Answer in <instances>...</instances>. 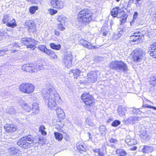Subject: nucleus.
Listing matches in <instances>:
<instances>
[{"label":"nucleus","mask_w":156,"mask_h":156,"mask_svg":"<svg viewBox=\"0 0 156 156\" xmlns=\"http://www.w3.org/2000/svg\"><path fill=\"white\" fill-rule=\"evenodd\" d=\"M42 94L44 99L48 100V105L49 108L51 110H55L57 106L55 100L60 97L53 87L51 85L48 86L47 89L43 90Z\"/></svg>","instance_id":"f257e3e1"},{"label":"nucleus","mask_w":156,"mask_h":156,"mask_svg":"<svg viewBox=\"0 0 156 156\" xmlns=\"http://www.w3.org/2000/svg\"><path fill=\"white\" fill-rule=\"evenodd\" d=\"M93 13L89 9H84L79 12L77 16L78 22L81 24L86 25L92 19Z\"/></svg>","instance_id":"f03ea898"},{"label":"nucleus","mask_w":156,"mask_h":156,"mask_svg":"<svg viewBox=\"0 0 156 156\" xmlns=\"http://www.w3.org/2000/svg\"><path fill=\"white\" fill-rule=\"evenodd\" d=\"M34 137L29 135L21 138L18 141V146L24 149H28L30 147V144L33 143Z\"/></svg>","instance_id":"7ed1b4c3"},{"label":"nucleus","mask_w":156,"mask_h":156,"mask_svg":"<svg viewBox=\"0 0 156 156\" xmlns=\"http://www.w3.org/2000/svg\"><path fill=\"white\" fill-rule=\"evenodd\" d=\"M111 15L113 17H117V18H122L120 20L121 24L126 21L127 15L119 7H116L113 8L111 12Z\"/></svg>","instance_id":"20e7f679"},{"label":"nucleus","mask_w":156,"mask_h":156,"mask_svg":"<svg viewBox=\"0 0 156 156\" xmlns=\"http://www.w3.org/2000/svg\"><path fill=\"white\" fill-rule=\"evenodd\" d=\"M109 67L118 72H125L128 70L126 65L120 61L112 62L110 64Z\"/></svg>","instance_id":"39448f33"},{"label":"nucleus","mask_w":156,"mask_h":156,"mask_svg":"<svg viewBox=\"0 0 156 156\" xmlns=\"http://www.w3.org/2000/svg\"><path fill=\"white\" fill-rule=\"evenodd\" d=\"M34 86L29 83H23L19 87L20 91L25 94H29L32 93L34 89Z\"/></svg>","instance_id":"423d86ee"},{"label":"nucleus","mask_w":156,"mask_h":156,"mask_svg":"<svg viewBox=\"0 0 156 156\" xmlns=\"http://www.w3.org/2000/svg\"><path fill=\"white\" fill-rule=\"evenodd\" d=\"M81 98L87 105H90L94 102L93 97L87 93L83 94Z\"/></svg>","instance_id":"0eeeda50"},{"label":"nucleus","mask_w":156,"mask_h":156,"mask_svg":"<svg viewBox=\"0 0 156 156\" xmlns=\"http://www.w3.org/2000/svg\"><path fill=\"white\" fill-rule=\"evenodd\" d=\"M131 54L134 60L138 62L141 60L144 53L140 50H136L133 51Z\"/></svg>","instance_id":"6e6552de"},{"label":"nucleus","mask_w":156,"mask_h":156,"mask_svg":"<svg viewBox=\"0 0 156 156\" xmlns=\"http://www.w3.org/2000/svg\"><path fill=\"white\" fill-rule=\"evenodd\" d=\"M23 44L27 46V48H33L34 49L36 41L31 38H25L22 39L21 41Z\"/></svg>","instance_id":"1a4fd4ad"},{"label":"nucleus","mask_w":156,"mask_h":156,"mask_svg":"<svg viewBox=\"0 0 156 156\" xmlns=\"http://www.w3.org/2000/svg\"><path fill=\"white\" fill-rule=\"evenodd\" d=\"M72 59V56L70 52L68 53L67 55H65L63 61L66 66L67 68H69L71 66Z\"/></svg>","instance_id":"9d476101"},{"label":"nucleus","mask_w":156,"mask_h":156,"mask_svg":"<svg viewBox=\"0 0 156 156\" xmlns=\"http://www.w3.org/2000/svg\"><path fill=\"white\" fill-rule=\"evenodd\" d=\"M87 78L88 82H95L97 80V73L96 72L94 71L90 72L87 73Z\"/></svg>","instance_id":"9b49d317"},{"label":"nucleus","mask_w":156,"mask_h":156,"mask_svg":"<svg viewBox=\"0 0 156 156\" xmlns=\"http://www.w3.org/2000/svg\"><path fill=\"white\" fill-rule=\"evenodd\" d=\"M25 25L28 27L29 31L34 32L36 30V26L35 23L32 21L27 20L25 22Z\"/></svg>","instance_id":"f8f14e48"},{"label":"nucleus","mask_w":156,"mask_h":156,"mask_svg":"<svg viewBox=\"0 0 156 156\" xmlns=\"http://www.w3.org/2000/svg\"><path fill=\"white\" fill-rule=\"evenodd\" d=\"M137 33L133 34L130 36V41L131 43L134 42L135 44H137L141 40V36L140 35H137Z\"/></svg>","instance_id":"ddd939ff"},{"label":"nucleus","mask_w":156,"mask_h":156,"mask_svg":"<svg viewBox=\"0 0 156 156\" xmlns=\"http://www.w3.org/2000/svg\"><path fill=\"white\" fill-rule=\"evenodd\" d=\"M149 50L148 52L150 55L153 58H156V42L151 44L149 48Z\"/></svg>","instance_id":"4468645a"},{"label":"nucleus","mask_w":156,"mask_h":156,"mask_svg":"<svg viewBox=\"0 0 156 156\" xmlns=\"http://www.w3.org/2000/svg\"><path fill=\"white\" fill-rule=\"evenodd\" d=\"M22 70L26 72H35V70L33 65H24L21 67Z\"/></svg>","instance_id":"2eb2a0df"},{"label":"nucleus","mask_w":156,"mask_h":156,"mask_svg":"<svg viewBox=\"0 0 156 156\" xmlns=\"http://www.w3.org/2000/svg\"><path fill=\"white\" fill-rule=\"evenodd\" d=\"M8 152L9 154L11 156H14L17 154L20 155V156L21 154V151L18 149H16L15 147H10L8 149Z\"/></svg>","instance_id":"dca6fc26"},{"label":"nucleus","mask_w":156,"mask_h":156,"mask_svg":"<svg viewBox=\"0 0 156 156\" xmlns=\"http://www.w3.org/2000/svg\"><path fill=\"white\" fill-rule=\"evenodd\" d=\"M51 4L54 7L56 8H62L63 7V2L57 0H52Z\"/></svg>","instance_id":"f3484780"},{"label":"nucleus","mask_w":156,"mask_h":156,"mask_svg":"<svg viewBox=\"0 0 156 156\" xmlns=\"http://www.w3.org/2000/svg\"><path fill=\"white\" fill-rule=\"evenodd\" d=\"M126 111V108L123 106L119 105L118 106L117 112L120 116H125V112Z\"/></svg>","instance_id":"a211bd4d"},{"label":"nucleus","mask_w":156,"mask_h":156,"mask_svg":"<svg viewBox=\"0 0 156 156\" xmlns=\"http://www.w3.org/2000/svg\"><path fill=\"white\" fill-rule=\"evenodd\" d=\"M76 145L77 149L80 153H83L87 151V147L85 144H80L79 143H77Z\"/></svg>","instance_id":"6ab92c4d"},{"label":"nucleus","mask_w":156,"mask_h":156,"mask_svg":"<svg viewBox=\"0 0 156 156\" xmlns=\"http://www.w3.org/2000/svg\"><path fill=\"white\" fill-rule=\"evenodd\" d=\"M4 128L7 132H14L16 131V129L14 127L13 125L12 124H6L4 126Z\"/></svg>","instance_id":"aec40b11"},{"label":"nucleus","mask_w":156,"mask_h":156,"mask_svg":"<svg viewBox=\"0 0 156 156\" xmlns=\"http://www.w3.org/2000/svg\"><path fill=\"white\" fill-rule=\"evenodd\" d=\"M56 111L57 114L59 118L63 119H65V114L62 109L59 107H57L56 108Z\"/></svg>","instance_id":"412c9836"},{"label":"nucleus","mask_w":156,"mask_h":156,"mask_svg":"<svg viewBox=\"0 0 156 156\" xmlns=\"http://www.w3.org/2000/svg\"><path fill=\"white\" fill-rule=\"evenodd\" d=\"M32 111L33 115L38 113L39 112L38 105L36 103H34L32 105Z\"/></svg>","instance_id":"4be33fe9"},{"label":"nucleus","mask_w":156,"mask_h":156,"mask_svg":"<svg viewBox=\"0 0 156 156\" xmlns=\"http://www.w3.org/2000/svg\"><path fill=\"white\" fill-rule=\"evenodd\" d=\"M116 154L119 156H127V154L124 149H118L115 151Z\"/></svg>","instance_id":"5701e85b"},{"label":"nucleus","mask_w":156,"mask_h":156,"mask_svg":"<svg viewBox=\"0 0 156 156\" xmlns=\"http://www.w3.org/2000/svg\"><path fill=\"white\" fill-rule=\"evenodd\" d=\"M80 42L83 46L88 48L91 49L93 48V46L91 45V44L86 41L81 40L80 41Z\"/></svg>","instance_id":"b1692460"},{"label":"nucleus","mask_w":156,"mask_h":156,"mask_svg":"<svg viewBox=\"0 0 156 156\" xmlns=\"http://www.w3.org/2000/svg\"><path fill=\"white\" fill-rule=\"evenodd\" d=\"M153 150V149L151 146H144L142 149V151L144 153H148L152 152Z\"/></svg>","instance_id":"393cba45"},{"label":"nucleus","mask_w":156,"mask_h":156,"mask_svg":"<svg viewBox=\"0 0 156 156\" xmlns=\"http://www.w3.org/2000/svg\"><path fill=\"white\" fill-rule=\"evenodd\" d=\"M6 25L9 27L12 28L17 26L15 20L12 18L6 23Z\"/></svg>","instance_id":"a878e982"},{"label":"nucleus","mask_w":156,"mask_h":156,"mask_svg":"<svg viewBox=\"0 0 156 156\" xmlns=\"http://www.w3.org/2000/svg\"><path fill=\"white\" fill-rule=\"evenodd\" d=\"M99 132L102 135H105L107 132V128L105 126L101 125L99 127Z\"/></svg>","instance_id":"bb28decb"},{"label":"nucleus","mask_w":156,"mask_h":156,"mask_svg":"<svg viewBox=\"0 0 156 156\" xmlns=\"http://www.w3.org/2000/svg\"><path fill=\"white\" fill-rule=\"evenodd\" d=\"M137 120V118L136 116L129 117L127 119V121L130 124H133Z\"/></svg>","instance_id":"cd10ccee"},{"label":"nucleus","mask_w":156,"mask_h":156,"mask_svg":"<svg viewBox=\"0 0 156 156\" xmlns=\"http://www.w3.org/2000/svg\"><path fill=\"white\" fill-rule=\"evenodd\" d=\"M55 136V139L59 141H61L63 138V136L61 133L58 132L54 133Z\"/></svg>","instance_id":"c85d7f7f"},{"label":"nucleus","mask_w":156,"mask_h":156,"mask_svg":"<svg viewBox=\"0 0 156 156\" xmlns=\"http://www.w3.org/2000/svg\"><path fill=\"white\" fill-rule=\"evenodd\" d=\"M12 18V17L10 16L9 15H5L3 17L2 20V22L4 23H7Z\"/></svg>","instance_id":"c756f323"},{"label":"nucleus","mask_w":156,"mask_h":156,"mask_svg":"<svg viewBox=\"0 0 156 156\" xmlns=\"http://www.w3.org/2000/svg\"><path fill=\"white\" fill-rule=\"evenodd\" d=\"M73 73V76L75 78H77V77L80 75L81 71L78 69L75 70H71Z\"/></svg>","instance_id":"7c9ffc66"},{"label":"nucleus","mask_w":156,"mask_h":156,"mask_svg":"<svg viewBox=\"0 0 156 156\" xmlns=\"http://www.w3.org/2000/svg\"><path fill=\"white\" fill-rule=\"evenodd\" d=\"M50 47L52 49L59 50L61 48V46L60 44H55L53 43H51L50 44Z\"/></svg>","instance_id":"2f4dec72"},{"label":"nucleus","mask_w":156,"mask_h":156,"mask_svg":"<svg viewBox=\"0 0 156 156\" xmlns=\"http://www.w3.org/2000/svg\"><path fill=\"white\" fill-rule=\"evenodd\" d=\"M132 112L136 115H139L141 116L142 115V112L140 110V108H133Z\"/></svg>","instance_id":"473e14b6"},{"label":"nucleus","mask_w":156,"mask_h":156,"mask_svg":"<svg viewBox=\"0 0 156 156\" xmlns=\"http://www.w3.org/2000/svg\"><path fill=\"white\" fill-rule=\"evenodd\" d=\"M22 107L23 109L28 112H30L31 110V108L29 105L25 103L23 104Z\"/></svg>","instance_id":"72a5a7b5"},{"label":"nucleus","mask_w":156,"mask_h":156,"mask_svg":"<svg viewBox=\"0 0 156 156\" xmlns=\"http://www.w3.org/2000/svg\"><path fill=\"white\" fill-rule=\"evenodd\" d=\"M37 48L40 50L45 53L47 49H48L46 48L45 46L44 45H39L37 47Z\"/></svg>","instance_id":"f704fd0d"},{"label":"nucleus","mask_w":156,"mask_h":156,"mask_svg":"<svg viewBox=\"0 0 156 156\" xmlns=\"http://www.w3.org/2000/svg\"><path fill=\"white\" fill-rule=\"evenodd\" d=\"M44 66L41 64L37 65L35 66H34V67L35 70V72L39 70L43 69L44 68Z\"/></svg>","instance_id":"c9c22d12"},{"label":"nucleus","mask_w":156,"mask_h":156,"mask_svg":"<svg viewBox=\"0 0 156 156\" xmlns=\"http://www.w3.org/2000/svg\"><path fill=\"white\" fill-rule=\"evenodd\" d=\"M38 8L37 6H33L31 7L30 8V12L32 14H34L36 10L38 9Z\"/></svg>","instance_id":"e433bc0d"},{"label":"nucleus","mask_w":156,"mask_h":156,"mask_svg":"<svg viewBox=\"0 0 156 156\" xmlns=\"http://www.w3.org/2000/svg\"><path fill=\"white\" fill-rule=\"evenodd\" d=\"M66 19V18L65 17L62 16H59L58 18V20L60 23H65Z\"/></svg>","instance_id":"4c0bfd02"},{"label":"nucleus","mask_w":156,"mask_h":156,"mask_svg":"<svg viewBox=\"0 0 156 156\" xmlns=\"http://www.w3.org/2000/svg\"><path fill=\"white\" fill-rule=\"evenodd\" d=\"M121 122L118 120L114 121L112 123V126L116 127L120 124Z\"/></svg>","instance_id":"58836bf2"},{"label":"nucleus","mask_w":156,"mask_h":156,"mask_svg":"<svg viewBox=\"0 0 156 156\" xmlns=\"http://www.w3.org/2000/svg\"><path fill=\"white\" fill-rule=\"evenodd\" d=\"M150 113V110H146L145 112H142V114H144V115H142V117L146 118L148 117Z\"/></svg>","instance_id":"ea45409f"},{"label":"nucleus","mask_w":156,"mask_h":156,"mask_svg":"<svg viewBox=\"0 0 156 156\" xmlns=\"http://www.w3.org/2000/svg\"><path fill=\"white\" fill-rule=\"evenodd\" d=\"M141 136H142V138L145 140L147 139L148 137H149V135L148 134L146 133V131H144L142 133V134H141Z\"/></svg>","instance_id":"a19ab883"},{"label":"nucleus","mask_w":156,"mask_h":156,"mask_svg":"<svg viewBox=\"0 0 156 156\" xmlns=\"http://www.w3.org/2000/svg\"><path fill=\"white\" fill-rule=\"evenodd\" d=\"M150 83L153 85L154 86H156V77H153L151 79L150 81Z\"/></svg>","instance_id":"79ce46f5"},{"label":"nucleus","mask_w":156,"mask_h":156,"mask_svg":"<svg viewBox=\"0 0 156 156\" xmlns=\"http://www.w3.org/2000/svg\"><path fill=\"white\" fill-rule=\"evenodd\" d=\"M7 111L9 114H14L16 112L15 110L13 108H8L7 109Z\"/></svg>","instance_id":"37998d69"},{"label":"nucleus","mask_w":156,"mask_h":156,"mask_svg":"<svg viewBox=\"0 0 156 156\" xmlns=\"http://www.w3.org/2000/svg\"><path fill=\"white\" fill-rule=\"evenodd\" d=\"M64 23H60L58 24V28L61 30H65V28L63 25Z\"/></svg>","instance_id":"c03bdc74"},{"label":"nucleus","mask_w":156,"mask_h":156,"mask_svg":"<svg viewBox=\"0 0 156 156\" xmlns=\"http://www.w3.org/2000/svg\"><path fill=\"white\" fill-rule=\"evenodd\" d=\"M30 2L33 4L38 5L41 3V0H30Z\"/></svg>","instance_id":"a18cd8bd"},{"label":"nucleus","mask_w":156,"mask_h":156,"mask_svg":"<svg viewBox=\"0 0 156 156\" xmlns=\"http://www.w3.org/2000/svg\"><path fill=\"white\" fill-rule=\"evenodd\" d=\"M48 11L49 13L51 15H54L57 12V10L52 9H49Z\"/></svg>","instance_id":"49530a36"},{"label":"nucleus","mask_w":156,"mask_h":156,"mask_svg":"<svg viewBox=\"0 0 156 156\" xmlns=\"http://www.w3.org/2000/svg\"><path fill=\"white\" fill-rule=\"evenodd\" d=\"M53 52H53L52 51L48 49H47L45 53L50 56H51Z\"/></svg>","instance_id":"de8ad7c7"},{"label":"nucleus","mask_w":156,"mask_h":156,"mask_svg":"<svg viewBox=\"0 0 156 156\" xmlns=\"http://www.w3.org/2000/svg\"><path fill=\"white\" fill-rule=\"evenodd\" d=\"M121 37L120 34H115L113 37V38L114 39L116 40L118 39Z\"/></svg>","instance_id":"09e8293b"},{"label":"nucleus","mask_w":156,"mask_h":156,"mask_svg":"<svg viewBox=\"0 0 156 156\" xmlns=\"http://www.w3.org/2000/svg\"><path fill=\"white\" fill-rule=\"evenodd\" d=\"M6 51V50H0V56L4 55Z\"/></svg>","instance_id":"8fccbe9b"},{"label":"nucleus","mask_w":156,"mask_h":156,"mask_svg":"<svg viewBox=\"0 0 156 156\" xmlns=\"http://www.w3.org/2000/svg\"><path fill=\"white\" fill-rule=\"evenodd\" d=\"M142 107H143L144 108L145 107H146L147 108H152V107H153V106H151L150 105H149L147 104H144L143 105Z\"/></svg>","instance_id":"3c124183"},{"label":"nucleus","mask_w":156,"mask_h":156,"mask_svg":"<svg viewBox=\"0 0 156 156\" xmlns=\"http://www.w3.org/2000/svg\"><path fill=\"white\" fill-rule=\"evenodd\" d=\"M45 129V126L43 125H41L40 126V127L39 128V130L40 132L42 130H44Z\"/></svg>","instance_id":"603ef678"},{"label":"nucleus","mask_w":156,"mask_h":156,"mask_svg":"<svg viewBox=\"0 0 156 156\" xmlns=\"http://www.w3.org/2000/svg\"><path fill=\"white\" fill-rule=\"evenodd\" d=\"M109 141L111 143H116L118 142L117 140L113 138L109 140Z\"/></svg>","instance_id":"864d4df0"},{"label":"nucleus","mask_w":156,"mask_h":156,"mask_svg":"<svg viewBox=\"0 0 156 156\" xmlns=\"http://www.w3.org/2000/svg\"><path fill=\"white\" fill-rule=\"evenodd\" d=\"M12 45L13 46H15L16 48H20V46L17 43H12Z\"/></svg>","instance_id":"5fc2aeb1"},{"label":"nucleus","mask_w":156,"mask_h":156,"mask_svg":"<svg viewBox=\"0 0 156 156\" xmlns=\"http://www.w3.org/2000/svg\"><path fill=\"white\" fill-rule=\"evenodd\" d=\"M51 57L53 58L56 59L57 58V56L56 55L55 53L54 52L52 54L51 56H50Z\"/></svg>","instance_id":"6e6d98bb"},{"label":"nucleus","mask_w":156,"mask_h":156,"mask_svg":"<svg viewBox=\"0 0 156 156\" xmlns=\"http://www.w3.org/2000/svg\"><path fill=\"white\" fill-rule=\"evenodd\" d=\"M138 15V13L137 12H134V14L133 15V19H136Z\"/></svg>","instance_id":"4d7b16f0"},{"label":"nucleus","mask_w":156,"mask_h":156,"mask_svg":"<svg viewBox=\"0 0 156 156\" xmlns=\"http://www.w3.org/2000/svg\"><path fill=\"white\" fill-rule=\"evenodd\" d=\"M40 132L43 135L45 136L47 134V133L46 131H44V130L41 131H40Z\"/></svg>","instance_id":"13d9d810"},{"label":"nucleus","mask_w":156,"mask_h":156,"mask_svg":"<svg viewBox=\"0 0 156 156\" xmlns=\"http://www.w3.org/2000/svg\"><path fill=\"white\" fill-rule=\"evenodd\" d=\"M87 123L88 125L90 126H93L94 125L93 123L91 121L90 122H89L87 121Z\"/></svg>","instance_id":"bf43d9fd"},{"label":"nucleus","mask_w":156,"mask_h":156,"mask_svg":"<svg viewBox=\"0 0 156 156\" xmlns=\"http://www.w3.org/2000/svg\"><path fill=\"white\" fill-rule=\"evenodd\" d=\"M98 156H104V154L100 151L98 153Z\"/></svg>","instance_id":"052dcab7"},{"label":"nucleus","mask_w":156,"mask_h":156,"mask_svg":"<svg viewBox=\"0 0 156 156\" xmlns=\"http://www.w3.org/2000/svg\"><path fill=\"white\" fill-rule=\"evenodd\" d=\"M108 32L107 30H105V31L103 32V35L104 36H106L107 35V34Z\"/></svg>","instance_id":"680f3d73"},{"label":"nucleus","mask_w":156,"mask_h":156,"mask_svg":"<svg viewBox=\"0 0 156 156\" xmlns=\"http://www.w3.org/2000/svg\"><path fill=\"white\" fill-rule=\"evenodd\" d=\"M133 0H129V2H128V5H130L132 3H133Z\"/></svg>","instance_id":"e2e57ef3"},{"label":"nucleus","mask_w":156,"mask_h":156,"mask_svg":"<svg viewBox=\"0 0 156 156\" xmlns=\"http://www.w3.org/2000/svg\"><path fill=\"white\" fill-rule=\"evenodd\" d=\"M93 151L94 152L98 153L100 151L99 149H94L93 150Z\"/></svg>","instance_id":"0e129e2a"},{"label":"nucleus","mask_w":156,"mask_h":156,"mask_svg":"<svg viewBox=\"0 0 156 156\" xmlns=\"http://www.w3.org/2000/svg\"><path fill=\"white\" fill-rule=\"evenodd\" d=\"M55 34L56 35H58L60 34L59 32V31H56V30L55 31Z\"/></svg>","instance_id":"69168bd1"},{"label":"nucleus","mask_w":156,"mask_h":156,"mask_svg":"<svg viewBox=\"0 0 156 156\" xmlns=\"http://www.w3.org/2000/svg\"><path fill=\"white\" fill-rule=\"evenodd\" d=\"M88 135V136H89V139H92V137H91V135L90 134V133H87Z\"/></svg>","instance_id":"338daca9"},{"label":"nucleus","mask_w":156,"mask_h":156,"mask_svg":"<svg viewBox=\"0 0 156 156\" xmlns=\"http://www.w3.org/2000/svg\"><path fill=\"white\" fill-rule=\"evenodd\" d=\"M16 51V50H12L11 52L12 53H14Z\"/></svg>","instance_id":"774afa93"}]
</instances>
